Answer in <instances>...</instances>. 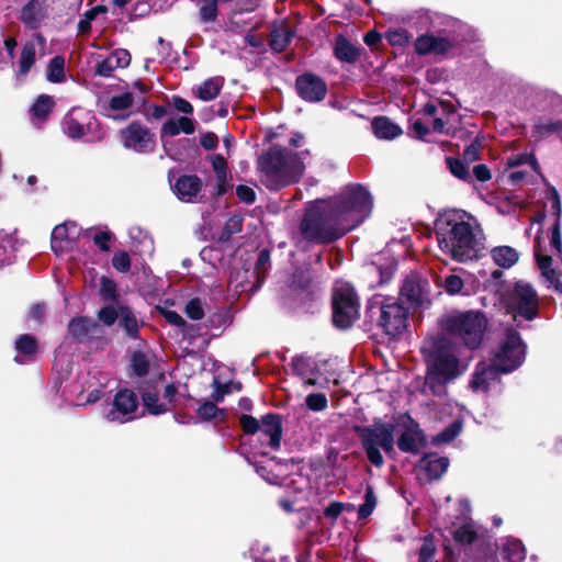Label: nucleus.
Listing matches in <instances>:
<instances>
[{"instance_id": "36", "label": "nucleus", "mask_w": 562, "mask_h": 562, "mask_svg": "<svg viewBox=\"0 0 562 562\" xmlns=\"http://www.w3.org/2000/svg\"><path fill=\"white\" fill-rule=\"evenodd\" d=\"M502 557L508 562H521L526 557L525 547L518 539H507L502 548Z\"/></svg>"}, {"instance_id": "59", "label": "nucleus", "mask_w": 562, "mask_h": 562, "mask_svg": "<svg viewBox=\"0 0 562 562\" xmlns=\"http://www.w3.org/2000/svg\"><path fill=\"white\" fill-rule=\"evenodd\" d=\"M217 15V8L215 1H207L200 8V16L204 22L214 21Z\"/></svg>"}, {"instance_id": "58", "label": "nucleus", "mask_w": 562, "mask_h": 562, "mask_svg": "<svg viewBox=\"0 0 562 562\" xmlns=\"http://www.w3.org/2000/svg\"><path fill=\"white\" fill-rule=\"evenodd\" d=\"M220 409L212 402H205L198 408V416L204 420L213 419L217 416Z\"/></svg>"}, {"instance_id": "18", "label": "nucleus", "mask_w": 562, "mask_h": 562, "mask_svg": "<svg viewBox=\"0 0 562 562\" xmlns=\"http://www.w3.org/2000/svg\"><path fill=\"white\" fill-rule=\"evenodd\" d=\"M295 86L299 95L308 102L323 100L327 92L324 80L312 74L299 76Z\"/></svg>"}, {"instance_id": "42", "label": "nucleus", "mask_w": 562, "mask_h": 562, "mask_svg": "<svg viewBox=\"0 0 562 562\" xmlns=\"http://www.w3.org/2000/svg\"><path fill=\"white\" fill-rule=\"evenodd\" d=\"M553 133H562V122H552L550 120H539L532 130V136L536 139L544 138Z\"/></svg>"}, {"instance_id": "15", "label": "nucleus", "mask_w": 562, "mask_h": 562, "mask_svg": "<svg viewBox=\"0 0 562 562\" xmlns=\"http://www.w3.org/2000/svg\"><path fill=\"white\" fill-rule=\"evenodd\" d=\"M428 283L414 276L405 279L400 291V301L407 304L406 307L416 308L424 305L427 301Z\"/></svg>"}, {"instance_id": "48", "label": "nucleus", "mask_w": 562, "mask_h": 562, "mask_svg": "<svg viewBox=\"0 0 562 562\" xmlns=\"http://www.w3.org/2000/svg\"><path fill=\"white\" fill-rule=\"evenodd\" d=\"M131 367L136 375H146L149 370V362L147 357L142 352H134L131 358Z\"/></svg>"}, {"instance_id": "34", "label": "nucleus", "mask_w": 562, "mask_h": 562, "mask_svg": "<svg viewBox=\"0 0 562 562\" xmlns=\"http://www.w3.org/2000/svg\"><path fill=\"white\" fill-rule=\"evenodd\" d=\"M360 55L359 49L344 36H338L335 42V56L346 63H355Z\"/></svg>"}, {"instance_id": "24", "label": "nucleus", "mask_w": 562, "mask_h": 562, "mask_svg": "<svg viewBox=\"0 0 562 562\" xmlns=\"http://www.w3.org/2000/svg\"><path fill=\"white\" fill-rule=\"evenodd\" d=\"M68 330L74 338L83 341L99 334L100 327L91 318L78 317L70 321Z\"/></svg>"}, {"instance_id": "53", "label": "nucleus", "mask_w": 562, "mask_h": 562, "mask_svg": "<svg viewBox=\"0 0 562 562\" xmlns=\"http://www.w3.org/2000/svg\"><path fill=\"white\" fill-rule=\"evenodd\" d=\"M524 164H528L533 170L537 168V160L532 155L516 154L512 155L507 160V165L510 168L521 166Z\"/></svg>"}, {"instance_id": "32", "label": "nucleus", "mask_w": 562, "mask_h": 562, "mask_svg": "<svg viewBox=\"0 0 562 562\" xmlns=\"http://www.w3.org/2000/svg\"><path fill=\"white\" fill-rule=\"evenodd\" d=\"M491 256L495 265L505 269L513 267L519 259L517 250L509 246L494 247Z\"/></svg>"}, {"instance_id": "40", "label": "nucleus", "mask_w": 562, "mask_h": 562, "mask_svg": "<svg viewBox=\"0 0 562 562\" xmlns=\"http://www.w3.org/2000/svg\"><path fill=\"white\" fill-rule=\"evenodd\" d=\"M53 106H54V101H53L52 97L46 95V94L40 95L31 108V113L33 115V120H38V121L45 120L52 112Z\"/></svg>"}, {"instance_id": "9", "label": "nucleus", "mask_w": 562, "mask_h": 562, "mask_svg": "<svg viewBox=\"0 0 562 562\" xmlns=\"http://www.w3.org/2000/svg\"><path fill=\"white\" fill-rule=\"evenodd\" d=\"M333 323L337 328H349L359 317V301L353 288L344 281L335 283L331 296Z\"/></svg>"}, {"instance_id": "22", "label": "nucleus", "mask_w": 562, "mask_h": 562, "mask_svg": "<svg viewBox=\"0 0 562 562\" xmlns=\"http://www.w3.org/2000/svg\"><path fill=\"white\" fill-rule=\"evenodd\" d=\"M171 188L180 201L191 203L196 201L202 189V181L196 176L184 175L179 177Z\"/></svg>"}, {"instance_id": "49", "label": "nucleus", "mask_w": 562, "mask_h": 562, "mask_svg": "<svg viewBox=\"0 0 562 562\" xmlns=\"http://www.w3.org/2000/svg\"><path fill=\"white\" fill-rule=\"evenodd\" d=\"M447 164L449 167L450 172L461 179V180H468L470 179V172L469 167L464 162H462L459 159L448 158Z\"/></svg>"}, {"instance_id": "11", "label": "nucleus", "mask_w": 562, "mask_h": 562, "mask_svg": "<svg viewBox=\"0 0 562 562\" xmlns=\"http://www.w3.org/2000/svg\"><path fill=\"white\" fill-rule=\"evenodd\" d=\"M538 296L533 288L526 282H517L508 296L507 308L515 317L531 321L538 314Z\"/></svg>"}, {"instance_id": "13", "label": "nucleus", "mask_w": 562, "mask_h": 562, "mask_svg": "<svg viewBox=\"0 0 562 562\" xmlns=\"http://www.w3.org/2000/svg\"><path fill=\"white\" fill-rule=\"evenodd\" d=\"M120 140L124 148L137 154H148L155 149V134L144 124L132 122L120 131Z\"/></svg>"}, {"instance_id": "41", "label": "nucleus", "mask_w": 562, "mask_h": 562, "mask_svg": "<svg viewBox=\"0 0 562 562\" xmlns=\"http://www.w3.org/2000/svg\"><path fill=\"white\" fill-rule=\"evenodd\" d=\"M292 371L303 379L305 385H315L316 380L307 378V373L312 368V362L308 358L297 356L292 359L291 362Z\"/></svg>"}, {"instance_id": "16", "label": "nucleus", "mask_w": 562, "mask_h": 562, "mask_svg": "<svg viewBox=\"0 0 562 562\" xmlns=\"http://www.w3.org/2000/svg\"><path fill=\"white\" fill-rule=\"evenodd\" d=\"M81 234V228L75 222H65L55 226L52 232V249L60 255L72 248Z\"/></svg>"}, {"instance_id": "5", "label": "nucleus", "mask_w": 562, "mask_h": 562, "mask_svg": "<svg viewBox=\"0 0 562 562\" xmlns=\"http://www.w3.org/2000/svg\"><path fill=\"white\" fill-rule=\"evenodd\" d=\"M441 334L451 341L462 342L469 350L476 349L487 328V319L477 311L453 312L445 315L440 321Z\"/></svg>"}, {"instance_id": "61", "label": "nucleus", "mask_w": 562, "mask_h": 562, "mask_svg": "<svg viewBox=\"0 0 562 562\" xmlns=\"http://www.w3.org/2000/svg\"><path fill=\"white\" fill-rule=\"evenodd\" d=\"M436 552V547L434 542L429 539H425L420 551H419V561L420 562H431Z\"/></svg>"}, {"instance_id": "19", "label": "nucleus", "mask_w": 562, "mask_h": 562, "mask_svg": "<svg viewBox=\"0 0 562 562\" xmlns=\"http://www.w3.org/2000/svg\"><path fill=\"white\" fill-rule=\"evenodd\" d=\"M414 46L418 55L437 57L447 54L451 49L452 43L443 36L424 34L416 38Z\"/></svg>"}, {"instance_id": "37", "label": "nucleus", "mask_w": 562, "mask_h": 562, "mask_svg": "<svg viewBox=\"0 0 562 562\" xmlns=\"http://www.w3.org/2000/svg\"><path fill=\"white\" fill-rule=\"evenodd\" d=\"M128 234L132 240L140 246L137 250L140 255L151 256L154 254V241L145 231L135 226L130 228Z\"/></svg>"}, {"instance_id": "1", "label": "nucleus", "mask_w": 562, "mask_h": 562, "mask_svg": "<svg viewBox=\"0 0 562 562\" xmlns=\"http://www.w3.org/2000/svg\"><path fill=\"white\" fill-rule=\"evenodd\" d=\"M371 207L368 190L360 184H350L330 200L312 202L300 223V234L308 243H333L360 225Z\"/></svg>"}, {"instance_id": "20", "label": "nucleus", "mask_w": 562, "mask_h": 562, "mask_svg": "<svg viewBox=\"0 0 562 562\" xmlns=\"http://www.w3.org/2000/svg\"><path fill=\"white\" fill-rule=\"evenodd\" d=\"M259 440L261 446L278 450L282 435V427L279 417L274 414H267L259 425Z\"/></svg>"}, {"instance_id": "21", "label": "nucleus", "mask_w": 562, "mask_h": 562, "mask_svg": "<svg viewBox=\"0 0 562 562\" xmlns=\"http://www.w3.org/2000/svg\"><path fill=\"white\" fill-rule=\"evenodd\" d=\"M47 18V0H29L20 10L19 20L30 30H36Z\"/></svg>"}, {"instance_id": "4", "label": "nucleus", "mask_w": 562, "mask_h": 562, "mask_svg": "<svg viewBox=\"0 0 562 562\" xmlns=\"http://www.w3.org/2000/svg\"><path fill=\"white\" fill-rule=\"evenodd\" d=\"M261 182L269 190H280L297 183L305 170L299 154L279 146L270 147L259 158Z\"/></svg>"}, {"instance_id": "14", "label": "nucleus", "mask_w": 562, "mask_h": 562, "mask_svg": "<svg viewBox=\"0 0 562 562\" xmlns=\"http://www.w3.org/2000/svg\"><path fill=\"white\" fill-rule=\"evenodd\" d=\"M408 307L393 299H386L381 305L379 325L390 336H397L404 331L407 325Z\"/></svg>"}, {"instance_id": "56", "label": "nucleus", "mask_w": 562, "mask_h": 562, "mask_svg": "<svg viewBox=\"0 0 562 562\" xmlns=\"http://www.w3.org/2000/svg\"><path fill=\"white\" fill-rule=\"evenodd\" d=\"M112 266L120 272H127L131 268V258L126 251H117L112 258Z\"/></svg>"}, {"instance_id": "38", "label": "nucleus", "mask_w": 562, "mask_h": 562, "mask_svg": "<svg viewBox=\"0 0 562 562\" xmlns=\"http://www.w3.org/2000/svg\"><path fill=\"white\" fill-rule=\"evenodd\" d=\"M46 79L53 83H60L66 80L65 58L63 56L57 55L52 58L46 69Z\"/></svg>"}, {"instance_id": "35", "label": "nucleus", "mask_w": 562, "mask_h": 562, "mask_svg": "<svg viewBox=\"0 0 562 562\" xmlns=\"http://www.w3.org/2000/svg\"><path fill=\"white\" fill-rule=\"evenodd\" d=\"M453 539L462 546L472 544L477 538V530L472 520H467L457 526L452 531Z\"/></svg>"}, {"instance_id": "54", "label": "nucleus", "mask_w": 562, "mask_h": 562, "mask_svg": "<svg viewBox=\"0 0 562 562\" xmlns=\"http://www.w3.org/2000/svg\"><path fill=\"white\" fill-rule=\"evenodd\" d=\"M98 317L104 325L111 326L120 318V310L117 311L114 306L108 305L100 310Z\"/></svg>"}, {"instance_id": "31", "label": "nucleus", "mask_w": 562, "mask_h": 562, "mask_svg": "<svg viewBox=\"0 0 562 562\" xmlns=\"http://www.w3.org/2000/svg\"><path fill=\"white\" fill-rule=\"evenodd\" d=\"M195 130L194 121L188 116H180L178 119H170L162 124L161 137L176 136L180 132L184 134H192Z\"/></svg>"}, {"instance_id": "10", "label": "nucleus", "mask_w": 562, "mask_h": 562, "mask_svg": "<svg viewBox=\"0 0 562 562\" xmlns=\"http://www.w3.org/2000/svg\"><path fill=\"white\" fill-rule=\"evenodd\" d=\"M526 346L519 334L514 329L506 331L498 350L495 352L493 363L502 373H508L517 369L524 361Z\"/></svg>"}, {"instance_id": "46", "label": "nucleus", "mask_w": 562, "mask_h": 562, "mask_svg": "<svg viewBox=\"0 0 562 562\" xmlns=\"http://www.w3.org/2000/svg\"><path fill=\"white\" fill-rule=\"evenodd\" d=\"M134 103V95L132 92H124L119 95H113L109 101V111H124L130 109Z\"/></svg>"}, {"instance_id": "44", "label": "nucleus", "mask_w": 562, "mask_h": 562, "mask_svg": "<svg viewBox=\"0 0 562 562\" xmlns=\"http://www.w3.org/2000/svg\"><path fill=\"white\" fill-rule=\"evenodd\" d=\"M120 325L124 327L130 337L135 338L138 333V323L132 311L127 307H120Z\"/></svg>"}, {"instance_id": "23", "label": "nucleus", "mask_w": 562, "mask_h": 562, "mask_svg": "<svg viewBox=\"0 0 562 562\" xmlns=\"http://www.w3.org/2000/svg\"><path fill=\"white\" fill-rule=\"evenodd\" d=\"M130 63V53L126 49L119 48L97 63L95 74L102 77H110L116 68H125Z\"/></svg>"}, {"instance_id": "62", "label": "nucleus", "mask_w": 562, "mask_h": 562, "mask_svg": "<svg viewBox=\"0 0 562 562\" xmlns=\"http://www.w3.org/2000/svg\"><path fill=\"white\" fill-rule=\"evenodd\" d=\"M236 195L246 204H251L256 200V192L250 187L244 184L236 188Z\"/></svg>"}, {"instance_id": "25", "label": "nucleus", "mask_w": 562, "mask_h": 562, "mask_svg": "<svg viewBox=\"0 0 562 562\" xmlns=\"http://www.w3.org/2000/svg\"><path fill=\"white\" fill-rule=\"evenodd\" d=\"M16 355L14 361L19 364L31 362L37 352V341L32 335H21L15 340Z\"/></svg>"}, {"instance_id": "55", "label": "nucleus", "mask_w": 562, "mask_h": 562, "mask_svg": "<svg viewBox=\"0 0 562 562\" xmlns=\"http://www.w3.org/2000/svg\"><path fill=\"white\" fill-rule=\"evenodd\" d=\"M186 314L194 321H199L204 316L203 304L200 299H192L187 303Z\"/></svg>"}, {"instance_id": "30", "label": "nucleus", "mask_w": 562, "mask_h": 562, "mask_svg": "<svg viewBox=\"0 0 562 562\" xmlns=\"http://www.w3.org/2000/svg\"><path fill=\"white\" fill-rule=\"evenodd\" d=\"M224 85L222 77H212L193 88V93L202 101H212L221 92Z\"/></svg>"}, {"instance_id": "33", "label": "nucleus", "mask_w": 562, "mask_h": 562, "mask_svg": "<svg viewBox=\"0 0 562 562\" xmlns=\"http://www.w3.org/2000/svg\"><path fill=\"white\" fill-rule=\"evenodd\" d=\"M13 234L0 229V267L11 265L15 257Z\"/></svg>"}, {"instance_id": "63", "label": "nucleus", "mask_w": 562, "mask_h": 562, "mask_svg": "<svg viewBox=\"0 0 562 562\" xmlns=\"http://www.w3.org/2000/svg\"><path fill=\"white\" fill-rule=\"evenodd\" d=\"M101 11L100 7L92 8L87 11L83 18L79 21L78 27L80 32H86L90 29L91 22L97 18L98 13Z\"/></svg>"}, {"instance_id": "2", "label": "nucleus", "mask_w": 562, "mask_h": 562, "mask_svg": "<svg viewBox=\"0 0 562 562\" xmlns=\"http://www.w3.org/2000/svg\"><path fill=\"white\" fill-rule=\"evenodd\" d=\"M422 350L427 363L425 387L434 395H443L447 384L462 375L471 360L470 355L463 353L462 346L446 336L425 341Z\"/></svg>"}, {"instance_id": "47", "label": "nucleus", "mask_w": 562, "mask_h": 562, "mask_svg": "<svg viewBox=\"0 0 562 562\" xmlns=\"http://www.w3.org/2000/svg\"><path fill=\"white\" fill-rule=\"evenodd\" d=\"M291 34L288 30H274L271 33L270 46L276 52H282L290 43Z\"/></svg>"}, {"instance_id": "57", "label": "nucleus", "mask_w": 562, "mask_h": 562, "mask_svg": "<svg viewBox=\"0 0 562 562\" xmlns=\"http://www.w3.org/2000/svg\"><path fill=\"white\" fill-rule=\"evenodd\" d=\"M212 166L216 175V180L227 181L226 160L220 155L212 157Z\"/></svg>"}, {"instance_id": "28", "label": "nucleus", "mask_w": 562, "mask_h": 562, "mask_svg": "<svg viewBox=\"0 0 562 562\" xmlns=\"http://www.w3.org/2000/svg\"><path fill=\"white\" fill-rule=\"evenodd\" d=\"M425 439L418 428L405 429L397 439V446L403 452L417 453L424 446Z\"/></svg>"}, {"instance_id": "60", "label": "nucleus", "mask_w": 562, "mask_h": 562, "mask_svg": "<svg viewBox=\"0 0 562 562\" xmlns=\"http://www.w3.org/2000/svg\"><path fill=\"white\" fill-rule=\"evenodd\" d=\"M100 293L102 295V297L104 300H112L115 297V294H116V285L115 283L105 278V277H102L101 279V288H100Z\"/></svg>"}, {"instance_id": "64", "label": "nucleus", "mask_w": 562, "mask_h": 562, "mask_svg": "<svg viewBox=\"0 0 562 562\" xmlns=\"http://www.w3.org/2000/svg\"><path fill=\"white\" fill-rule=\"evenodd\" d=\"M240 425L245 432L252 435L258 432L260 424L256 418L249 415H243L240 417Z\"/></svg>"}, {"instance_id": "6", "label": "nucleus", "mask_w": 562, "mask_h": 562, "mask_svg": "<svg viewBox=\"0 0 562 562\" xmlns=\"http://www.w3.org/2000/svg\"><path fill=\"white\" fill-rule=\"evenodd\" d=\"M362 448L370 463L381 468L384 458L381 451L390 454L394 451V426L391 424L375 423L370 426H356Z\"/></svg>"}, {"instance_id": "12", "label": "nucleus", "mask_w": 562, "mask_h": 562, "mask_svg": "<svg viewBox=\"0 0 562 562\" xmlns=\"http://www.w3.org/2000/svg\"><path fill=\"white\" fill-rule=\"evenodd\" d=\"M138 398L136 394L127 389L117 392L111 404L102 411V416L110 423L124 424L136 418Z\"/></svg>"}, {"instance_id": "51", "label": "nucleus", "mask_w": 562, "mask_h": 562, "mask_svg": "<svg viewBox=\"0 0 562 562\" xmlns=\"http://www.w3.org/2000/svg\"><path fill=\"white\" fill-rule=\"evenodd\" d=\"M353 508H355V506L350 505V504H344L340 502H331L324 509V515L326 518L330 519L331 521H335L344 510H352Z\"/></svg>"}, {"instance_id": "26", "label": "nucleus", "mask_w": 562, "mask_h": 562, "mask_svg": "<svg viewBox=\"0 0 562 562\" xmlns=\"http://www.w3.org/2000/svg\"><path fill=\"white\" fill-rule=\"evenodd\" d=\"M429 480L439 479L448 469L449 460L446 457H438L436 454H426L418 463Z\"/></svg>"}, {"instance_id": "39", "label": "nucleus", "mask_w": 562, "mask_h": 562, "mask_svg": "<svg viewBox=\"0 0 562 562\" xmlns=\"http://www.w3.org/2000/svg\"><path fill=\"white\" fill-rule=\"evenodd\" d=\"M143 403L146 409L153 415H159L167 412V404L162 403L161 397L155 390L144 391L142 394Z\"/></svg>"}, {"instance_id": "8", "label": "nucleus", "mask_w": 562, "mask_h": 562, "mask_svg": "<svg viewBox=\"0 0 562 562\" xmlns=\"http://www.w3.org/2000/svg\"><path fill=\"white\" fill-rule=\"evenodd\" d=\"M64 133L72 139L85 138L88 142H100L105 132L92 112L75 108L67 113L61 122Z\"/></svg>"}, {"instance_id": "27", "label": "nucleus", "mask_w": 562, "mask_h": 562, "mask_svg": "<svg viewBox=\"0 0 562 562\" xmlns=\"http://www.w3.org/2000/svg\"><path fill=\"white\" fill-rule=\"evenodd\" d=\"M498 372L501 371L494 367V363L492 366L485 363L477 364L473 373L471 387L474 391L488 390L491 383L497 379Z\"/></svg>"}, {"instance_id": "45", "label": "nucleus", "mask_w": 562, "mask_h": 562, "mask_svg": "<svg viewBox=\"0 0 562 562\" xmlns=\"http://www.w3.org/2000/svg\"><path fill=\"white\" fill-rule=\"evenodd\" d=\"M376 506V497L374 495L373 488L368 485L364 493V502L362 505H360L358 509V518L359 519H366L368 518L373 509Z\"/></svg>"}, {"instance_id": "50", "label": "nucleus", "mask_w": 562, "mask_h": 562, "mask_svg": "<svg viewBox=\"0 0 562 562\" xmlns=\"http://www.w3.org/2000/svg\"><path fill=\"white\" fill-rule=\"evenodd\" d=\"M463 280L457 274H450L445 279L443 288L448 294H467L463 292Z\"/></svg>"}, {"instance_id": "3", "label": "nucleus", "mask_w": 562, "mask_h": 562, "mask_svg": "<svg viewBox=\"0 0 562 562\" xmlns=\"http://www.w3.org/2000/svg\"><path fill=\"white\" fill-rule=\"evenodd\" d=\"M436 237L441 251L464 262L476 258L482 248V232L476 220L462 211H448L435 222Z\"/></svg>"}, {"instance_id": "29", "label": "nucleus", "mask_w": 562, "mask_h": 562, "mask_svg": "<svg viewBox=\"0 0 562 562\" xmlns=\"http://www.w3.org/2000/svg\"><path fill=\"white\" fill-rule=\"evenodd\" d=\"M372 130L379 139L386 140L394 139L403 133L398 125L385 116L375 117L372 121Z\"/></svg>"}, {"instance_id": "7", "label": "nucleus", "mask_w": 562, "mask_h": 562, "mask_svg": "<svg viewBox=\"0 0 562 562\" xmlns=\"http://www.w3.org/2000/svg\"><path fill=\"white\" fill-rule=\"evenodd\" d=\"M552 209L555 210L557 220L551 228L550 235H548V245L543 236L538 237V248L536 250V258L539 269L542 276L552 284L557 290H560V283L555 277L552 266V257L560 256L562 254V241L560 231V201L558 196L552 204Z\"/></svg>"}, {"instance_id": "52", "label": "nucleus", "mask_w": 562, "mask_h": 562, "mask_svg": "<svg viewBox=\"0 0 562 562\" xmlns=\"http://www.w3.org/2000/svg\"><path fill=\"white\" fill-rule=\"evenodd\" d=\"M305 403L310 409L318 412L327 407V397L323 393H313L306 396Z\"/></svg>"}, {"instance_id": "43", "label": "nucleus", "mask_w": 562, "mask_h": 562, "mask_svg": "<svg viewBox=\"0 0 562 562\" xmlns=\"http://www.w3.org/2000/svg\"><path fill=\"white\" fill-rule=\"evenodd\" d=\"M462 430V420L458 417L447 428L432 438L435 445L452 441Z\"/></svg>"}, {"instance_id": "17", "label": "nucleus", "mask_w": 562, "mask_h": 562, "mask_svg": "<svg viewBox=\"0 0 562 562\" xmlns=\"http://www.w3.org/2000/svg\"><path fill=\"white\" fill-rule=\"evenodd\" d=\"M45 46L46 40L40 33H34L23 45L15 74L18 80L23 79L30 72L31 68L35 64L37 52L43 50Z\"/></svg>"}]
</instances>
